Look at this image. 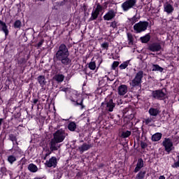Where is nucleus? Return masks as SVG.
Masks as SVG:
<instances>
[{
	"label": "nucleus",
	"mask_w": 179,
	"mask_h": 179,
	"mask_svg": "<svg viewBox=\"0 0 179 179\" xmlns=\"http://www.w3.org/2000/svg\"><path fill=\"white\" fill-rule=\"evenodd\" d=\"M148 50L152 52H159V51L163 50V48L160 43L155 42L148 45Z\"/></svg>",
	"instance_id": "nucleus-10"
},
{
	"label": "nucleus",
	"mask_w": 179,
	"mask_h": 179,
	"mask_svg": "<svg viewBox=\"0 0 179 179\" xmlns=\"http://www.w3.org/2000/svg\"><path fill=\"white\" fill-rule=\"evenodd\" d=\"M54 59L59 61L64 66H69L72 64V59L69 58V50L66 45L62 43L56 52Z\"/></svg>",
	"instance_id": "nucleus-1"
},
{
	"label": "nucleus",
	"mask_w": 179,
	"mask_h": 179,
	"mask_svg": "<svg viewBox=\"0 0 179 179\" xmlns=\"http://www.w3.org/2000/svg\"><path fill=\"white\" fill-rule=\"evenodd\" d=\"M0 81H1V77H0Z\"/></svg>",
	"instance_id": "nucleus-54"
},
{
	"label": "nucleus",
	"mask_w": 179,
	"mask_h": 179,
	"mask_svg": "<svg viewBox=\"0 0 179 179\" xmlns=\"http://www.w3.org/2000/svg\"><path fill=\"white\" fill-rule=\"evenodd\" d=\"M103 12V6L100 4H97L95 9H94L92 12L91 17H90V20L93 21L96 20L97 17H99V15L100 13Z\"/></svg>",
	"instance_id": "nucleus-8"
},
{
	"label": "nucleus",
	"mask_w": 179,
	"mask_h": 179,
	"mask_svg": "<svg viewBox=\"0 0 179 179\" xmlns=\"http://www.w3.org/2000/svg\"><path fill=\"white\" fill-rule=\"evenodd\" d=\"M172 167H173V169H177L179 167V161H178L177 162H175L173 165Z\"/></svg>",
	"instance_id": "nucleus-42"
},
{
	"label": "nucleus",
	"mask_w": 179,
	"mask_h": 179,
	"mask_svg": "<svg viewBox=\"0 0 179 179\" xmlns=\"http://www.w3.org/2000/svg\"><path fill=\"white\" fill-rule=\"evenodd\" d=\"M145 176H146V171H140L136 175V179H145Z\"/></svg>",
	"instance_id": "nucleus-29"
},
{
	"label": "nucleus",
	"mask_w": 179,
	"mask_h": 179,
	"mask_svg": "<svg viewBox=\"0 0 179 179\" xmlns=\"http://www.w3.org/2000/svg\"><path fill=\"white\" fill-rule=\"evenodd\" d=\"M131 118H134V114L130 115Z\"/></svg>",
	"instance_id": "nucleus-50"
},
{
	"label": "nucleus",
	"mask_w": 179,
	"mask_h": 179,
	"mask_svg": "<svg viewBox=\"0 0 179 179\" xmlns=\"http://www.w3.org/2000/svg\"><path fill=\"white\" fill-rule=\"evenodd\" d=\"M128 92V87L126 85H122L118 87V94L124 96Z\"/></svg>",
	"instance_id": "nucleus-15"
},
{
	"label": "nucleus",
	"mask_w": 179,
	"mask_h": 179,
	"mask_svg": "<svg viewBox=\"0 0 179 179\" xmlns=\"http://www.w3.org/2000/svg\"><path fill=\"white\" fill-rule=\"evenodd\" d=\"M68 128L69 131H73L75 129H76V123L74 122H71L69 124Z\"/></svg>",
	"instance_id": "nucleus-30"
},
{
	"label": "nucleus",
	"mask_w": 179,
	"mask_h": 179,
	"mask_svg": "<svg viewBox=\"0 0 179 179\" xmlns=\"http://www.w3.org/2000/svg\"><path fill=\"white\" fill-rule=\"evenodd\" d=\"M43 44H44V41H43V40L41 41L37 44V46L38 47V48H40V47H41V45H43Z\"/></svg>",
	"instance_id": "nucleus-44"
},
{
	"label": "nucleus",
	"mask_w": 179,
	"mask_h": 179,
	"mask_svg": "<svg viewBox=\"0 0 179 179\" xmlns=\"http://www.w3.org/2000/svg\"><path fill=\"white\" fill-rule=\"evenodd\" d=\"M132 132L129 130H124L120 133L119 136L120 138H122L123 139H125L127 138H129L131 136V134Z\"/></svg>",
	"instance_id": "nucleus-19"
},
{
	"label": "nucleus",
	"mask_w": 179,
	"mask_h": 179,
	"mask_svg": "<svg viewBox=\"0 0 179 179\" xmlns=\"http://www.w3.org/2000/svg\"><path fill=\"white\" fill-rule=\"evenodd\" d=\"M127 36L129 43H132V35H131L130 34H127Z\"/></svg>",
	"instance_id": "nucleus-43"
},
{
	"label": "nucleus",
	"mask_w": 179,
	"mask_h": 179,
	"mask_svg": "<svg viewBox=\"0 0 179 179\" xmlns=\"http://www.w3.org/2000/svg\"><path fill=\"white\" fill-rule=\"evenodd\" d=\"M158 179H166L164 176H160Z\"/></svg>",
	"instance_id": "nucleus-48"
},
{
	"label": "nucleus",
	"mask_w": 179,
	"mask_h": 179,
	"mask_svg": "<svg viewBox=\"0 0 179 179\" xmlns=\"http://www.w3.org/2000/svg\"><path fill=\"white\" fill-rule=\"evenodd\" d=\"M60 92H68V88H65V87L60 88Z\"/></svg>",
	"instance_id": "nucleus-45"
},
{
	"label": "nucleus",
	"mask_w": 179,
	"mask_h": 179,
	"mask_svg": "<svg viewBox=\"0 0 179 179\" xmlns=\"http://www.w3.org/2000/svg\"><path fill=\"white\" fill-rule=\"evenodd\" d=\"M155 121H156V117H150L145 120V124H146V125H150L153 124V122H155Z\"/></svg>",
	"instance_id": "nucleus-26"
},
{
	"label": "nucleus",
	"mask_w": 179,
	"mask_h": 179,
	"mask_svg": "<svg viewBox=\"0 0 179 179\" xmlns=\"http://www.w3.org/2000/svg\"><path fill=\"white\" fill-rule=\"evenodd\" d=\"M101 47L103 50H108L109 44L108 42H104L103 43L101 44Z\"/></svg>",
	"instance_id": "nucleus-38"
},
{
	"label": "nucleus",
	"mask_w": 179,
	"mask_h": 179,
	"mask_svg": "<svg viewBox=\"0 0 179 179\" xmlns=\"http://www.w3.org/2000/svg\"><path fill=\"white\" fill-rule=\"evenodd\" d=\"M9 139L10 141H12L13 144L15 143H17V138H16V136H15V134H10L9 135Z\"/></svg>",
	"instance_id": "nucleus-36"
},
{
	"label": "nucleus",
	"mask_w": 179,
	"mask_h": 179,
	"mask_svg": "<svg viewBox=\"0 0 179 179\" xmlns=\"http://www.w3.org/2000/svg\"><path fill=\"white\" fill-rule=\"evenodd\" d=\"M176 179H179V174L176 176Z\"/></svg>",
	"instance_id": "nucleus-49"
},
{
	"label": "nucleus",
	"mask_w": 179,
	"mask_h": 179,
	"mask_svg": "<svg viewBox=\"0 0 179 179\" xmlns=\"http://www.w3.org/2000/svg\"><path fill=\"white\" fill-rule=\"evenodd\" d=\"M148 26L149 22L146 21H140L134 25V30L136 31V33H142L148 29Z\"/></svg>",
	"instance_id": "nucleus-2"
},
{
	"label": "nucleus",
	"mask_w": 179,
	"mask_h": 179,
	"mask_svg": "<svg viewBox=\"0 0 179 179\" xmlns=\"http://www.w3.org/2000/svg\"><path fill=\"white\" fill-rule=\"evenodd\" d=\"M141 146L142 149H145V148L148 147V144H146V143H145V142H141Z\"/></svg>",
	"instance_id": "nucleus-41"
},
{
	"label": "nucleus",
	"mask_w": 179,
	"mask_h": 179,
	"mask_svg": "<svg viewBox=\"0 0 179 179\" xmlns=\"http://www.w3.org/2000/svg\"><path fill=\"white\" fill-rule=\"evenodd\" d=\"M40 1H45V0H40Z\"/></svg>",
	"instance_id": "nucleus-52"
},
{
	"label": "nucleus",
	"mask_w": 179,
	"mask_h": 179,
	"mask_svg": "<svg viewBox=\"0 0 179 179\" xmlns=\"http://www.w3.org/2000/svg\"><path fill=\"white\" fill-rule=\"evenodd\" d=\"M162 133H156L152 136V141H153V142H158V141L162 139Z\"/></svg>",
	"instance_id": "nucleus-22"
},
{
	"label": "nucleus",
	"mask_w": 179,
	"mask_h": 179,
	"mask_svg": "<svg viewBox=\"0 0 179 179\" xmlns=\"http://www.w3.org/2000/svg\"><path fill=\"white\" fill-rule=\"evenodd\" d=\"M92 146L93 145L92 144H87L86 143H84L82 145L78 147V150H79L80 153H83L84 152L89 150V149H90V148H92Z\"/></svg>",
	"instance_id": "nucleus-14"
},
{
	"label": "nucleus",
	"mask_w": 179,
	"mask_h": 179,
	"mask_svg": "<svg viewBox=\"0 0 179 179\" xmlns=\"http://www.w3.org/2000/svg\"><path fill=\"white\" fill-rule=\"evenodd\" d=\"M128 65H129V60H127L124 62H123L122 64H121L119 66L120 69H125L127 68V66H128Z\"/></svg>",
	"instance_id": "nucleus-32"
},
{
	"label": "nucleus",
	"mask_w": 179,
	"mask_h": 179,
	"mask_svg": "<svg viewBox=\"0 0 179 179\" xmlns=\"http://www.w3.org/2000/svg\"><path fill=\"white\" fill-rule=\"evenodd\" d=\"M66 136L65 135V132L62 130H57L54 134L53 140L56 141L59 143H61V142H64V140L65 139V137Z\"/></svg>",
	"instance_id": "nucleus-9"
},
{
	"label": "nucleus",
	"mask_w": 179,
	"mask_h": 179,
	"mask_svg": "<svg viewBox=\"0 0 179 179\" xmlns=\"http://www.w3.org/2000/svg\"><path fill=\"white\" fill-rule=\"evenodd\" d=\"M59 143L57 142V141L53 140L52 138L50 140V142L49 143L50 149L51 152H55L56 150H58V149L60 148L61 145H59Z\"/></svg>",
	"instance_id": "nucleus-12"
},
{
	"label": "nucleus",
	"mask_w": 179,
	"mask_h": 179,
	"mask_svg": "<svg viewBox=\"0 0 179 179\" xmlns=\"http://www.w3.org/2000/svg\"><path fill=\"white\" fill-rule=\"evenodd\" d=\"M57 157H52L49 160L46 161L45 166L49 168L53 167L55 169L57 167Z\"/></svg>",
	"instance_id": "nucleus-13"
},
{
	"label": "nucleus",
	"mask_w": 179,
	"mask_h": 179,
	"mask_svg": "<svg viewBox=\"0 0 179 179\" xmlns=\"http://www.w3.org/2000/svg\"><path fill=\"white\" fill-rule=\"evenodd\" d=\"M28 170L30 171L31 173H36V171L38 170V168L35 164H30L28 166Z\"/></svg>",
	"instance_id": "nucleus-25"
},
{
	"label": "nucleus",
	"mask_w": 179,
	"mask_h": 179,
	"mask_svg": "<svg viewBox=\"0 0 179 179\" xmlns=\"http://www.w3.org/2000/svg\"><path fill=\"white\" fill-rule=\"evenodd\" d=\"M37 103H38V99H33V103L34 104H37Z\"/></svg>",
	"instance_id": "nucleus-47"
},
{
	"label": "nucleus",
	"mask_w": 179,
	"mask_h": 179,
	"mask_svg": "<svg viewBox=\"0 0 179 179\" xmlns=\"http://www.w3.org/2000/svg\"><path fill=\"white\" fill-rule=\"evenodd\" d=\"M20 27H22V22L17 20L14 22V28L20 29Z\"/></svg>",
	"instance_id": "nucleus-35"
},
{
	"label": "nucleus",
	"mask_w": 179,
	"mask_h": 179,
	"mask_svg": "<svg viewBox=\"0 0 179 179\" xmlns=\"http://www.w3.org/2000/svg\"><path fill=\"white\" fill-rule=\"evenodd\" d=\"M136 6V0H127L121 5L123 12H128L129 9H132Z\"/></svg>",
	"instance_id": "nucleus-5"
},
{
	"label": "nucleus",
	"mask_w": 179,
	"mask_h": 179,
	"mask_svg": "<svg viewBox=\"0 0 179 179\" xmlns=\"http://www.w3.org/2000/svg\"><path fill=\"white\" fill-rule=\"evenodd\" d=\"M165 90H158L152 92V96L153 99H156L157 100H164L166 99V92H164Z\"/></svg>",
	"instance_id": "nucleus-7"
},
{
	"label": "nucleus",
	"mask_w": 179,
	"mask_h": 179,
	"mask_svg": "<svg viewBox=\"0 0 179 179\" xmlns=\"http://www.w3.org/2000/svg\"><path fill=\"white\" fill-rule=\"evenodd\" d=\"M101 107L105 111L113 113V111H114V108H115V104L114 103L113 99H110L109 101L102 102Z\"/></svg>",
	"instance_id": "nucleus-6"
},
{
	"label": "nucleus",
	"mask_w": 179,
	"mask_h": 179,
	"mask_svg": "<svg viewBox=\"0 0 179 179\" xmlns=\"http://www.w3.org/2000/svg\"><path fill=\"white\" fill-rule=\"evenodd\" d=\"M151 69L152 71V72H163L164 69L159 66V64H152V67Z\"/></svg>",
	"instance_id": "nucleus-21"
},
{
	"label": "nucleus",
	"mask_w": 179,
	"mask_h": 179,
	"mask_svg": "<svg viewBox=\"0 0 179 179\" xmlns=\"http://www.w3.org/2000/svg\"><path fill=\"white\" fill-rule=\"evenodd\" d=\"M141 43H149L150 41V35L146 34L145 36L141 37Z\"/></svg>",
	"instance_id": "nucleus-28"
},
{
	"label": "nucleus",
	"mask_w": 179,
	"mask_h": 179,
	"mask_svg": "<svg viewBox=\"0 0 179 179\" xmlns=\"http://www.w3.org/2000/svg\"><path fill=\"white\" fill-rule=\"evenodd\" d=\"M120 65V62H114L112 64V69L115 70V68Z\"/></svg>",
	"instance_id": "nucleus-39"
},
{
	"label": "nucleus",
	"mask_w": 179,
	"mask_h": 179,
	"mask_svg": "<svg viewBox=\"0 0 179 179\" xmlns=\"http://www.w3.org/2000/svg\"><path fill=\"white\" fill-rule=\"evenodd\" d=\"M138 20L139 17H137L136 15H134V17L129 19L131 24H135V23H136V22H138Z\"/></svg>",
	"instance_id": "nucleus-34"
},
{
	"label": "nucleus",
	"mask_w": 179,
	"mask_h": 179,
	"mask_svg": "<svg viewBox=\"0 0 179 179\" xmlns=\"http://www.w3.org/2000/svg\"><path fill=\"white\" fill-rule=\"evenodd\" d=\"M0 29H1L2 31H3L5 36H8V34H9V30L8 29L6 23L1 20H0Z\"/></svg>",
	"instance_id": "nucleus-17"
},
{
	"label": "nucleus",
	"mask_w": 179,
	"mask_h": 179,
	"mask_svg": "<svg viewBox=\"0 0 179 179\" xmlns=\"http://www.w3.org/2000/svg\"><path fill=\"white\" fill-rule=\"evenodd\" d=\"M8 162H10V164H13V163L16 162V157H15V155H9L8 157Z\"/></svg>",
	"instance_id": "nucleus-31"
},
{
	"label": "nucleus",
	"mask_w": 179,
	"mask_h": 179,
	"mask_svg": "<svg viewBox=\"0 0 179 179\" xmlns=\"http://www.w3.org/2000/svg\"><path fill=\"white\" fill-rule=\"evenodd\" d=\"M13 150H15V152H18V153H21L22 150H20V148H19V146H17V143H13Z\"/></svg>",
	"instance_id": "nucleus-33"
},
{
	"label": "nucleus",
	"mask_w": 179,
	"mask_h": 179,
	"mask_svg": "<svg viewBox=\"0 0 179 179\" xmlns=\"http://www.w3.org/2000/svg\"><path fill=\"white\" fill-rule=\"evenodd\" d=\"M34 179H41V178L36 177V178H34Z\"/></svg>",
	"instance_id": "nucleus-51"
},
{
	"label": "nucleus",
	"mask_w": 179,
	"mask_h": 179,
	"mask_svg": "<svg viewBox=\"0 0 179 179\" xmlns=\"http://www.w3.org/2000/svg\"><path fill=\"white\" fill-rule=\"evenodd\" d=\"M142 167H143V159L140 158L138 159L136 166L134 169V173H138V171H139Z\"/></svg>",
	"instance_id": "nucleus-20"
},
{
	"label": "nucleus",
	"mask_w": 179,
	"mask_h": 179,
	"mask_svg": "<svg viewBox=\"0 0 179 179\" xmlns=\"http://www.w3.org/2000/svg\"><path fill=\"white\" fill-rule=\"evenodd\" d=\"M143 78V71H140L136 74L134 78L130 83V85L132 86V87H136V86H141V85L142 84Z\"/></svg>",
	"instance_id": "nucleus-3"
},
{
	"label": "nucleus",
	"mask_w": 179,
	"mask_h": 179,
	"mask_svg": "<svg viewBox=\"0 0 179 179\" xmlns=\"http://www.w3.org/2000/svg\"><path fill=\"white\" fill-rule=\"evenodd\" d=\"M78 97H79V94L77 91H73V94L71 96L70 100L73 101V103H78Z\"/></svg>",
	"instance_id": "nucleus-23"
},
{
	"label": "nucleus",
	"mask_w": 179,
	"mask_h": 179,
	"mask_svg": "<svg viewBox=\"0 0 179 179\" xmlns=\"http://www.w3.org/2000/svg\"><path fill=\"white\" fill-rule=\"evenodd\" d=\"M80 104H82V101H81V103Z\"/></svg>",
	"instance_id": "nucleus-53"
},
{
	"label": "nucleus",
	"mask_w": 179,
	"mask_h": 179,
	"mask_svg": "<svg viewBox=\"0 0 179 179\" xmlns=\"http://www.w3.org/2000/svg\"><path fill=\"white\" fill-rule=\"evenodd\" d=\"M37 80L41 86V87H44L45 85H47V81L45 80V76H39L37 78Z\"/></svg>",
	"instance_id": "nucleus-18"
},
{
	"label": "nucleus",
	"mask_w": 179,
	"mask_h": 179,
	"mask_svg": "<svg viewBox=\"0 0 179 179\" xmlns=\"http://www.w3.org/2000/svg\"><path fill=\"white\" fill-rule=\"evenodd\" d=\"M88 67L92 71H94V69H96V62H90L88 64Z\"/></svg>",
	"instance_id": "nucleus-37"
},
{
	"label": "nucleus",
	"mask_w": 179,
	"mask_h": 179,
	"mask_svg": "<svg viewBox=\"0 0 179 179\" xmlns=\"http://www.w3.org/2000/svg\"><path fill=\"white\" fill-rule=\"evenodd\" d=\"M103 80H110L111 81V80L110 79V78H108V76H106L105 77H103Z\"/></svg>",
	"instance_id": "nucleus-46"
},
{
	"label": "nucleus",
	"mask_w": 179,
	"mask_h": 179,
	"mask_svg": "<svg viewBox=\"0 0 179 179\" xmlns=\"http://www.w3.org/2000/svg\"><path fill=\"white\" fill-rule=\"evenodd\" d=\"M115 16H117V11L111 9V10H109L103 15V20L107 21L113 20V19H114Z\"/></svg>",
	"instance_id": "nucleus-11"
},
{
	"label": "nucleus",
	"mask_w": 179,
	"mask_h": 179,
	"mask_svg": "<svg viewBox=\"0 0 179 179\" xmlns=\"http://www.w3.org/2000/svg\"><path fill=\"white\" fill-rule=\"evenodd\" d=\"M117 24H118V22L116 21H113L110 23V27H113V29H115L117 27Z\"/></svg>",
	"instance_id": "nucleus-40"
},
{
	"label": "nucleus",
	"mask_w": 179,
	"mask_h": 179,
	"mask_svg": "<svg viewBox=\"0 0 179 179\" xmlns=\"http://www.w3.org/2000/svg\"><path fill=\"white\" fill-rule=\"evenodd\" d=\"M174 10V8L171 4H166L164 6V11L166 13H171Z\"/></svg>",
	"instance_id": "nucleus-24"
},
{
	"label": "nucleus",
	"mask_w": 179,
	"mask_h": 179,
	"mask_svg": "<svg viewBox=\"0 0 179 179\" xmlns=\"http://www.w3.org/2000/svg\"><path fill=\"white\" fill-rule=\"evenodd\" d=\"M162 145L164 148L165 152L170 154L172 150H174V145L173 144V140L170 138H166L162 142Z\"/></svg>",
	"instance_id": "nucleus-4"
},
{
	"label": "nucleus",
	"mask_w": 179,
	"mask_h": 179,
	"mask_svg": "<svg viewBox=\"0 0 179 179\" xmlns=\"http://www.w3.org/2000/svg\"><path fill=\"white\" fill-rule=\"evenodd\" d=\"M148 113L151 117H157L160 113V110L157 108H150L148 110Z\"/></svg>",
	"instance_id": "nucleus-16"
},
{
	"label": "nucleus",
	"mask_w": 179,
	"mask_h": 179,
	"mask_svg": "<svg viewBox=\"0 0 179 179\" xmlns=\"http://www.w3.org/2000/svg\"><path fill=\"white\" fill-rule=\"evenodd\" d=\"M64 79H65V76L62 74H57L55 76V80L59 83L64 82Z\"/></svg>",
	"instance_id": "nucleus-27"
}]
</instances>
